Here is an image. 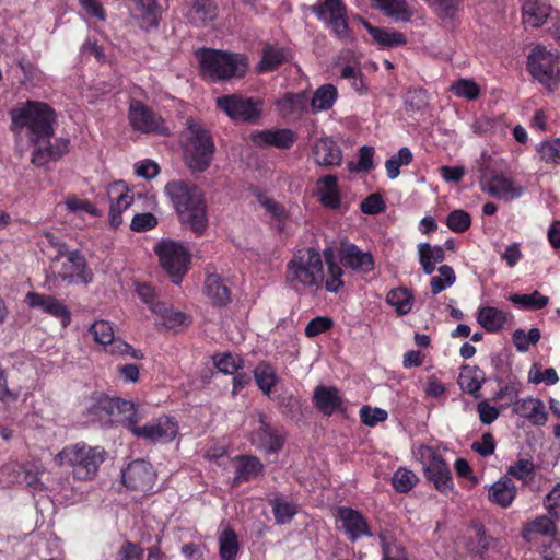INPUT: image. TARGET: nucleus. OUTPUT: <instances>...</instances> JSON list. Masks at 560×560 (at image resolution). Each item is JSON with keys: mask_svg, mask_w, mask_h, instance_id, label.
<instances>
[{"mask_svg": "<svg viewBox=\"0 0 560 560\" xmlns=\"http://www.w3.org/2000/svg\"><path fill=\"white\" fill-rule=\"evenodd\" d=\"M250 138L257 145H273L279 149H289L295 141V135L290 129L256 131Z\"/></svg>", "mask_w": 560, "mask_h": 560, "instance_id": "nucleus-23", "label": "nucleus"}, {"mask_svg": "<svg viewBox=\"0 0 560 560\" xmlns=\"http://www.w3.org/2000/svg\"><path fill=\"white\" fill-rule=\"evenodd\" d=\"M284 279L287 284L296 292H317L324 285V261L320 253L314 247L295 250L287 262Z\"/></svg>", "mask_w": 560, "mask_h": 560, "instance_id": "nucleus-3", "label": "nucleus"}, {"mask_svg": "<svg viewBox=\"0 0 560 560\" xmlns=\"http://www.w3.org/2000/svg\"><path fill=\"white\" fill-rule=\"evenodd\" d=\"M535 465L528 459H518L508 468V475L522 481H527L534 475Z\"/></svg>", "mask_w": 560, "mask_h": 560, "instance_id": "nucleus-60", "label": "nucleus"}, {"mask_svg": "<svg viewBox=\"0 0 560 560\" xmlns=\"http://www.w3.org/2000/svg\"><path fill=\"white\" fill-rule=\"evenodd\" d=\"M419 262L425 275H431L435 270L436 264L445 259V252L442 246H431L429 243L418 245Z\"/></svg>", "mask_w": 560, "mask_h": 560, "instance_id": "nucleus-30", "label": "nucleus"}, {"mask_svg": "<svg viewBox=\"0 0 560 560\" xmlns=\"http://www.w3.org/2000/svg\"><path fill=\"white\" fill-rule=\"evenodd\" d=\"M12 130L24 133L33 144L31 162L37 167L47 165L65 155L69 150V140L54 136L55 110L46 103L26 101L18 103L10 110Z\"/></svg>", "mask_w": 560, "mask_h": 560, "instance_id": "nucleus-1", "label": "nucleus"}, {"mask_svg": "<svg viewBox=\"0 0 560 560\" xmlns=\"http://www.w3.org/2000/svg\"><path fill=\"white\" fill-rule=\"evenodd\" d=\"M215 104L233 120L252 122L261 115L262 103L259 100L233 94L218 97Z\"/></svg>", "mask_w": 560, "mask_h": 560, "instance_id": "nucleus-9", "label": "nucleus"}, {"mask_svg": "<svg viewBox=\"0 0 560 560\" xmlns=\"http://www.w3.org/2000/svg\"><path fill=\"white\" fill-rule=\"evenodd\" d=\"M307 92L285 93L276 102L277 113L288 121L300 120L310 109Z\"/></svg>", "mask_w": 560, "mask_h": 560, "instance_id": "nucleus-16", "label": "nucleus"}, {"mask_svg": "<svg viewBox=\"0 0 560 560\" xmlns=\"http://www.w3.org/2000/svg\"><path fill=\"white\" fill-rule=\"evenodd\" d=\"M374 7L395 21L407 22L412 15L406 0H372Z\"/></svg>", "mask_w": 560, "mask_h": 560, "instance_id": "nucleus-34", "label": "nucleus"}, {"mask_svg": "<svg viewBox=\"0 0 560 560\" xmlns=\"http://www.w3.org/2000/svg\"><path fill=\"white\" fill-rule=\"evenodd\" d=\"M206 294L215 305H225L231 300L229 288L217 275H210L205 282Z\"/></svg>", "mask_w": 560, "mask_h": 560, "instance_id": "nucleus-36", "label": "nucleus"}, {"mask_svg": "<svg viewBox=\"0 0 560 560\" xmlns=\"http://www.w3.org/2000/svg\"><path fill=\"white\" fill-rule=\"evenodd\" d=\"M152 312L161 316L163 324L167 328L178 327L183 325L186 319L185 314L170 310L161 302L152 306Z\"/></svg>", "mask_w": 560, "mask_h": 560, "instance_id": "nucleus-50", "label": "nucleus"}, {"mask_svg": "<svg viewBox=\"0 0 560 560\" xmlns=\"http://www.w3.org/2000/svg\"><path fill=\"white\" fill-rule=\"evenodd\" d=\"M380 540L384 560H406L402 549L395 544L392 536L381 533Z\"/></svg>", "mask_w": 560, "mask_h": 560, "instance_id": "nucleus-58", "label": "nucleus"}, {"mask_svg": "<svg viewBox=\"0 0 560 560\" xmlns=\"http://www.w3.org/2000/svg\"><path fill=\"white\" fill-rule=\"evenodd\" d=\"M542 161L549 164L560 163V138L544 141L538 148Z\"/></svg>", "mask_w": 560, "mask_h": 560, "instance_id": "nucleus-57", "label": "nucleus"}, {"mask_svg": "<svg viewBox=\"0 0 560 560\" xmlns=\"http://www.w3.org/2000/svg\"><path fill=\"white\" fill-rule=\"evenodd\" d=\"M313 154L316 164L322 166L339 165L342 160L340 148L330 138L317 140L313 147Z\"/></svg>", "mask_w": 560, "mask_h": 560, "instance_id": "nucleus-24", "label": "nucleus"}, {"mask_svg": "<svg viewBox=\"0 0 560 560\" xmlns=\"http://www.w3.org/2000/svg\"><path fill=\"white\" fill-rule=\"evenodd\" d=\"M557 527L553 521L546 516L541 515L536 517L534 521L527 523L523 530L522 536L526 540H530L532 536L535 534L544 535V536H552L556 534Z\"/></svg>", "mask_w": 560, "mask_h": 560, "instance_id": "nucleus-39", "label": "nucleus"}, {"mask_svg": "<svg viewBox=\"0 0 560 560\" xmlns=\"http://www.w3.org/2000/svg\"><path fill=\"white\" fill-rule=\"evenodd\" d=\"M337 89L332 84L320 85L308 101L311 112L316 114L330 109L337 100Z\"/></svg>", "mask_w": 560, "mask_h": 560, "instance_id": "nucleus-31", "label": "nucleus"}, {"mask_svg": "<svg viewBox=\"0 0 560 560\" xmlns=\"http://www.w3.org/2000/svg\"><path fill=\"white\" fill-rule=\"evenodd\" d=\"M186 18L195 25H203L217 18L213 0H187Z\"/></svg>", "mask_w": 560, "mask_h": 560, "instance_id": "nucleus-27", "label": "nucleus"}, {"mask_svg": "<svg viewBox=\"0 0 560 560\" xmlns=\"http://www.w3.org/2000/svg\"><path fill=\"white\" fill-rule=\"evenodd\" d=\"M474 528L476 530V535L470 539L468 547L470 552L482 557L491 547L493 539L486 535L481 524H474Z\"/></svg>", "mask_w": 560, "mask_h": 560, "instance_id": "nucleus-49", "label": "nucleus"}, {"mask_svg": "<svg viewBox=\"0 0 560 560\" xmlns=\"http://www.w3.org/2000/svg\"><path fill=\"white\" fill-rule=\"evenodd\" d=\"M285 60L284 50L279 47L267 45L262 49V57L257 65L258 72H269L279 68Z\"/></svg>", "mask_w": 560, "mask_h": 560, "instance_id": "nucleus-38", "label": "nucleus"}, {"mask_svg": "<svg viewBox=\"0 0 560 560\" xmlns=\"http://www.w3.org/2000/svg\"><path fill=\"white\" fill-rule=\"evenodd\" d=\"M313 402L318 410L326 416H331L336 411H342V398L339 390L332 386H317L313 392Z\"/></svg>", "mask_w": 560, "mask_h": 560, "instance_id": "nucleus-22", "label": "nucleus"}, {"mask_svg": "<svg viewBox=\"0 0 560 560\" xmlns=\"http://www.w3.org/2000/svg\"><path fill=\"white\" fill-rule=\"evenodd\" d=\"M470 224L469 213L460 209L451 211L446 218V225L456 233L465 232L469 229Z\"/></svg>", "mask_w": 560, "mask_h": 560, "instance_id": "nucleus-55", "label": "nucleus"}, {"mask_svg": "<svg viewBox=\"0 0 560 560\" xmlns=\"http://www.w3.org/2000/svg\"><path fill=\"white\" fill-rule=\"evenodd\" d=\"M133 202V196L129 191H121L118 194L116 201H113L109 207V223L113 228H118L121 222V213L127 210Z\"/></svg>", "mask_w": 560, "mask_h": 560, "instance_id": "nucleus-44", "label": "nucleus"}, {"mask_svg": "<svg viewBox=\"0 0 560 560\" xmlns=\"http://www.w3.org/2000/svg\"><path fill=\"white\" fill-rule=\"evenodd\" d=\"M129 431L137 438L156 443L172 441L178 431L177 423L170 417L163 416L143 425L129 422Z\"/></svg>", "mask_w": 560, "mask_h": 560, "instance_id": "nucleus-11", "label": "nucleus"}, {"mask_svg": "<svg viewBox=\"0 0 560 560\" xmlns=\"http://www.w3.org/2000/svg\"><path fill=\"white\" fill-rule=\"evenodd\" d=\"M514 411L536 425H542L547 421L545 405L538 398L528 397L515 400Z\"/></svg>", "mask_w": 560, "mask_h": 560, "instance_id": "nucleus-26", "label": "nucleus"}, {"mask_svg": "<svg viewBox=\"0 0 560 560\" xmlns=\"http://www.w3.org/2000/svg\"><path fill=\"white\" fill-rule=\"evenodd\" d=\"M264 469L261 462L255 456H240L237 458L236 474L234 477L235 483L248 481L258 477Z\"/></svg>", "mask_w": 560, "mask_h": 560, "instance_id": "nucleus-32", "label": "nucleus"}, {"mask_svg": "<svg viewBox=\"0 0 560 560\" xmlns=\"http://www.w3.org/2000/svg\"><path fill=\"white\" fill-rule=\"evenodd\" d=\"M427 105L425 91L422 89L408 90L405 96L407 112H419Z\"/></svg>", "mask_w": 560, "mask_h": 560, "instance_id": "nucleus-62", "label": "nucleus"}, {"mask_svg": "<svg viewBox=\"0 0 560 560\" xmlns=\"http://www.w3.org/2000/svg\"><path fill=\"white\" fill-rule=\"evenodd\" d=\"M488 497L492 503L508 508L516 497V486L509 476H504L490 487Z\"/></svg>", "mask_w": 560, "mask_h": 560, "instance_id": "nucleus-28", "label": "nucleus"}, {"mask_svg": "<svg viewBox=\"0 0 560 560\" xmlns=\"http://www.w3.org/2000/svg\"><path fill=\"white\" fill-rule=\"evenodd\" d=\"M386 302L395 307L399 315H406L412 308L413 296L407 289L396 288L387 293Z\"/></svg>", "mask_w": 560, "mask_h": 560, "instance_id": "nucleus-40", "label": "nucleus"}, {"mask_svg": "<svg viewBox=\"0 0 560 560\" xmlns=\"http://www.w3.org/2000/svg\"><path fill=\"white\" fill-rule=\"evenodd\" d=\"M510 301L525 310L538 311L548 305L549 298L542 295L539 291H534L530 294H513L510 296Z\"/></svg>", "mask_w": 560, "mask_h": 560, "instance_id": "nucleus-43", "label": "nucleus"}, {"mask_svg": "<svg viewBox=\"0 0 560 560\" xmlns=\"http://www.w3.org/2000/svg\"><path fill=\"white\" fill-rule=\"evenodd\" d=\"M163 270L172 278L173 283L179 284L189 269L190 254L179 242L162 240L154 247Z\"/></svg>", "mask_w": 560, "mask_h": 560, "instance_id": "nucleus-7", "label": "nucleus"}, {"mask_svg": "<svg viewBox=\"0 0 560 560\" xmlns=\"http://www.w3.org/2000/svg\"><path fill=\"white\" fill-rule=\"evenodd\" d=\"M540 330L538 328H532L528 332L523 329H516L513 332V342L520 352H526L530 345H536L540 340Z\"/></svg>", "mask_w": 560, "mask_h": 560, "instance_id": "nucleus-52", "label": "nucleus"}, {"mask_svg": "<svg viewBox=\"0 0 560 560\" xmlns=\"http://www.w3.org/2000/svg\"><path fill=\"white\" fill-rule=\"evenodd\" d=\"M128 118L135 130L144 133L168 135V128L162 116L140 101L130 103Z\"/></svg>", "mask_w": 560, "mask_h": 560, "instance_id": "nucleus-10", "label": "nucleus"}, {"mask_svg": "<svg viewBox=\"0 0 560 560\" xmlns=\"http://www.w3.org/2000/svg\"><path fill=\"white\" fill-rule=\"evenodd\" d=\"M183 160L192 173H203L212 163L215 144L210 131L199 121L188 118L180 133Z\"/></svg>", "mask_w": 560, "mask_h": 560, "instance_id": "nucleus-4", "label": "nucleus"}, {"mask_svg": "<svg viewBox=\"0 0 560 560\" xmlns=\"http://www.w3.org/2000/svg\"><path fill=\"white\" fill-rule=\"evenodd\" d=\"M89 331L93 335L95 342L100 345L107 346L114 341V328L107 320L94 322Z\"/></svg>", "mask_w": 560, "mask_h": 560, "instance_id": "nucleus-51", "label": "nucleus"}, {"mask_svg": "<svg viewBox=\"0 0 560 560\" xmlns=\"http://www.w3.org/2000/svg\"><path fill=\"white\" fill-rule=\"evenodd\" d=\"M528 70L530 74L550 91L560 81V55L549 51L542 46L535 47L528 56Z\"/></svg>", "mask_w": 560, "mask_h": 560, "instance_id": "nucleus-8", "label": "nucleus"}, {"mask_svg": "<svg viewBox=\"0 0 560 560\" xmlns=\"http://www.w3.org/2000/svg\"><path fill=\"white\" fill-rule=\"evenodd\" d=\"M270 504L272 506V512L278 524L289 523L296 514L295 506L292 503L283 500L281 497L277 495L271 500Z\"/></svg>", "mask_w": 560, "mask_h": 560, "instance_id": "nucleus-48", "label": "nucleus"}, {"mask_svg": "<svg viewBox=\"0 0 560 560\" xmlns=\"http://www.w3.org/2000/svg\"><path fill=\"white\" fill-rule=\"evenodd\" d=\"M337 521L351 541H355L362 536L372 537L370 527L363 515L351 508L341 506L337 511Z\"/></svg>", "mask_w": 560, "mask_h": 560, "instance_id": "nucleus-18", "label": "nucleus"}, {"mask_svg": "<svg viewBox=\"0 0 560 560\" xmlns=\"http://www.w3.org/2000/svg\"><path fill=\"white\" fill-rule=\"evenodd\" d=\"M374 149L364 145L359 150V161L357 163L349 162L347 168L349 172L370 171L373 167Z\"/></svg>", "mask_w": 560, "mask_h": 560, "instance_id": "nucleus-59", "label": "nucleus"}, {"mask_svg": "<svg viewBox=\"0 0 560 560\" xmlns=\"http://www.w3.org/2000/svg\"><path fill=\"white\" fill-rule=\"evenodd\" d=\"M480 186L489 196L505 202L517 199L524 194V187L516 185L513 178L503 173H494L490 177L483 176Z\"/></svg>", "mask_w": 560, "mask_h": 560, "instance_id": "nucleus-12", "label": "nucleus"}, {"mask_svg": "<svg viewBox=\"0 0 560 560\" xmlns=\"http://www.w3.org/2000/svg\"><path fill=\"white\" fill-rule=\"evenodd\" d=\"M506 314L492 306L480 307L477 313L478 324L489 332L500 330L506 323Z\"/></svg>", "mask_w": 560, "mask_h": 560, "instance_id": "nucleus-33", "label": "nucleus"}, {"mask_svg": "<svg viewBox=\"0 0 560 560\" xmlns=\"http://www.w3.org/2000/svg\"><path fill=\"white\" fill-rule=\"evenodd\" d=\"M365 27L371 34V36L381 45L384 47H398L404 46L407 40L402 33L395 32V31H388L385 28L374 27L370 25L369 23H365Z\"/></svg>", "mask_w": 560, "mask_h": 560, "instance_id": "nucleus-37", "label": "nucleus"}, {"mask_svg": "<svg viewBox=\"0 0 560 560\" xmlns=\"http://www.w3.org/2000/svg\"><path fill=\"white\" fill-rule=\"evenodd\" d=\"M25 302L28 306L39 308L44 313L60 319L62 327H67L71 323V312L68 306L55 296L28 292Z\"/></svg>", "mask_w": 560, "mask_h": 560, "instance_id": "nucleus-15", "label": "nucleus"}, {"mask_svg": "<svg viewBox=\"0 0 560 560\" xmlns=\"http://www.w3.org/2000/svg\"><path fill=\"white\" fill-rule=\"evenodd\" d=\"M551 5L546 0H526L522 7L523 22L539 27L551 15Z\"/></svg>", "mask_w": 560, "mask_h": 560, "instance_id": "nucleus-25", "label": "nucleus"}, {"mask_svg": "<svg viewBox=\"0 0 560 560\" xmlns=\"http://www.w3.org/2000/svg\"><path fill=\"white\" fill-rule=\"evenodd\" d=\"M254 377L258 387L265 394L270 393L277 378L273 368L266 362H261L255 368Z\"/></svg>", "mask_w": 560, "mask_h": 560, "instance_id": "nucleus-45", "label": "nucleus"}, {"mask_svg": "<svg viewBox=\"0 0 560 560\" xmlns=\"http://www.w3.org/2000/svg\"><path fill=\"white\" fill-rule=\"evenodd\" d=\"M156 474L152 465L143 459L133 460L122 471V482L135 491L153 490Z\"/></svg>", "mask_w": 560, "mask_h": 560, "instance_id": "nucleus-13", "label": "nucleus"}, {"mask_svg": "<svg viewBox=\"0 0 560 560\" xmlns=\"http://www.w3.org/2000/svg\"><path fill=\"white\" fill-rule=\"evenodd\" d=\"M219 553L222 560H236L240 551L238 537L231 527H225L218 537Z\"/></svg>", "mask_w": 560, "mask_h": 560, "instance_id": "nucleus-35", "label": "nucleus"}, {"mask_svg": "<svg viewBox=\"0 0 560 560\" xmlns=\"http://www.w3.org/2000/svg\"><path fill=\"white\" fill-rule=\"evenodd\" d=\"M213 363L219 372L233 375L244 368V360L240 354L232 352L217 353Z\"/></svg>", "mask_w": 560, "mask_h": 560, "instance_id": "nucleus-42", "label": "nucleus"}, {"mask_svg": "<svg viewBox=\"0 0 560 560\" xmlns=\"http://www.w3.org/2000/svg\"><path fill=\"white\" fill-rule=\"evenodd\" d=\"M418 481L416 474L406 468H399L393 476L392 482L396 491L406 493L410 491Z\"/></svg>", "mask_w": 560, "mask_h": 560, "instance_id": "nucleus-53", "label": "nucleus"}, {"mask_svg": "<svg viewBox=\"0 0 560 560\" xmlns=\"http://www.w3.org/2000/svg\"><path fill=\"white\" fill-rule=\"evenodd\" d=\"M340 262L354 271L370 272L374 268V259L369 252L361 250L357 245L342 240L339 248Z\"/></svg>", "mask_w": 560, "mask_h": 560, "instance_id": "nucleus-17", "label": "nucleus"}, {"mask_svg": "<svg viewBox=\"0 0 560 560\" xmlns=\"http://www.w3.org/2000/svg\"><path fill=\"white\" fill-rule=\"evenodd\" d=\"M62 256L67 258L60 272L63 279L84 284L93 281V272L88 268L85 257L79 250H66Z\"/></svg>", "mask_w": 560, "mask_h": 560, "instance_id": "nucleus-19", "label": "nucleus"}, {"mask_svg": "<svg viewBox=\"0 0 560 560\" xmlns=\"http://www.w3.org/2000/svg\"><path fill=\"white\" fill-rule=\"evenodd\" d=\"M347 13L338 14L332 18H329V24L335 33V35L342 42H350L352 39L350 28L347 22Z\"/></svg>", "mask_w": 560, "mask_h": 560, "instance_id": "nucleus-63", "label": "nucleus"}, {"mask_svg": "<svg viewBox=\"0 0 560 560\" xmlns=\"http://www.w3.org/2000/svg\"><path fill=\"white\" fill-rule=\"evenodd\" d=\"M425 476L442 493H447L453 489L451 470L444 458L439 454H431L430 460L425 467Z\"/></svg>", "mask_w": 560, "mask_h": 560, "instance_id": "nucleus-21", "label": "nucleus"}, {"mask_svg": "<svg viewBox=\"0 0 560 560\" xmlns=\"http://www.w3.org/2000/svg\"><path fill=\"white\" fill-rule=\"evenodd\" d=\"M106 404L110 407V423H120L128 430L129 422L140 423L145 418L144 410L131 401L110 398Z\"/></svg>", "mask_w": 560, "mask_h": 560, "instance_id": "nucleus-20", "label": "nucleus"}, {"mask_svg": "<svg viewBox=\"0 0 560 560\" xmlns=\"http://www.w3.org/2000/svg\"><path fill=\"white\" fill-rule=\"evenodd\" d=\"M106 402H110V397L100 396L91 400L86 409L90 421L110 423V407Z\"/></svg>", "mask_w": 560, "mask_h": 560, "instance_id": "nucleus-41", "label": "nucleus"}, {"mask_svg": "<svg viewBox=\"0 0 560 560\" xmlns=\"http://www.w3.org/2000/svg\"><path fill=\"white\" fill-rule=\"evenodd\" d=\"M197 57L202 73L214 81L243 77L247 71L245 58L237 54L201 49L197 51Z\"/></svg>", "mask_w": 560, "mask_h": 560, "instance_id": "nucleus-6", "label": "nucleus"}, {"mask_svg": "<svg viewBox=\"0 0 560 560\" xmlns=\"http://www.w3.org/2000/svg\"><path fill=\"white\" fill-rule=\"evenodd\" d=\"M311 12H313L318 20H325L326 14H329V18H332L338 14H346V5L342 0H323L317 4L310 7Z\"/></svg>", "mask_w": 560, "mask_h": 560, "instance_id": "nucleus-47", "label": "nucleus"}, {"mask_svg": "<svg viewBox=\"0 0 560 560\" xmlns=\"http://www.w3.org/2000/svg\"><path fill=\"white\" fill-rule=\"evenodd\" d=\"M179 221L197 235L208 228L207 205L202 190L195 184L172 180L164 187Z\"/></svg>", "mask_w": 560, "mask_h": 560, "instance_id": "nucleus-2", "label": "nucleus"}, {"mask_svg": "<svg viewBox=\"0 0 560 560\" xmlns=\"http://www.w3.org/2000/svg\"><path fill=\"white\" fill-rule=\"evenodd\" d=\"M140 12L141 27L149 32L159 27L162 10L156 0H133Z\"/></svg>", "mask_w": 560, "mask_h": 560, "instance_id": "nucleus-29", "label": "nucleus"}, {"mask_svg": "<svg viewBox=\"0 0 560 560\" xmlns=\"http://www.w3.org/2000/svg\"><path fill=\"white\" fill-rule=\"evenodd\" d=\"M387 417V411L382 408H372L365 405L360 409V420L363 424L368 427H374L378 422L385 421Z\"/></svg>", "mask_w": 560, "mask_h": 560, "instance_id": "nucleus-61", "label": "nucleus"}, {"mask_svg": "<svg viewBox=\"0 0 560 560\" xmlns=\"http://www.w3.org/2000/svg\"><path fill=\"white\" fill-rule=\"evenodd\" d=\"M326 262L328 266V277L326 280L324 279L325 289L328 292L336 293L339 291V289L341 287H343V281H342L343 271L338 264L331 262L327 256H326Z\"/></svg>", "mask_w": 560, "mask_h": 560, "instance_id": "nucleus-56", "label": "nucleus"}, {"mask_svg": "<svg viewBox=\"0 0 560 560\" xmlns=\"http://www.w3.org/2000/svg\"><path fill=\"white\" fill-rule=\"evenodd\" d=\"M107 452L102 446H91L84 442L65 446L54 457L56 466H70L77 480H93L100 466L106 459Z\"/></svg>", "mask_w": 560, "mask_h": 560, "instance_id": "nucleus-5", "label": "nucleus"}, {"mask_svg": "<svg viewBox=\"0 0 560 560\" xmlns=\"http://www.w3.org/2000/svg\"><path fill=\"white\" fill-rule=\"evenodd\" d=\"M544 505L550 515L560 520V485L556 486L546 495Z\"/></svg>", "mask_w": 560, "mask_h": 560, "instance_id": "nucleus-64", "label": "nucleus"}, {"mask_svg": "<svg viewBox=\"0 0 560 560\" xmlns=\"http://www.w3.org/2000/svg\"><path fill=\"white\" fill-rule=\"evenodd\" d=\"M250 441L257 448L275 454L283 447L284 435L267 422L264 413H259L258 427L253 431Z\"/></svg>", "mask_w": 560, "mask_h": 560, "instance_id": "nucleus-14", "label": "nucleus"}, {"mask_svg": "<svg viewBox=\"0 0 560 560\" xmlns=\"http://www.w3.org/2000/svg\"><path fill=\"white\" fill-rule=\"evenodd\" d=\"M451 92L458 96L467 100H475L479 96L480 89L474 80L459 79L455 81L451 88Z\"/></svg>", "mask_w": 560, "mask_h": 560, "instance_id": "nucleus-54", "label": "nucleus"}, {"mask_svg": "<svg viewBox=\"0 0 560 560\" xmlns=\"http://www.w3.org/2000/svg\"><path fill=\"white\" fill-rule=\"evenodd\" d=\"M438 271L439 276L432 277L430 281V288L434 295L453 285L456 280L455 271L448 265L440 266Z\"/></svg>", "mask_w": 560, "mask_h": 560, "instance_id": "nucleus-46", "label": "nucleus"}]
</instances>
